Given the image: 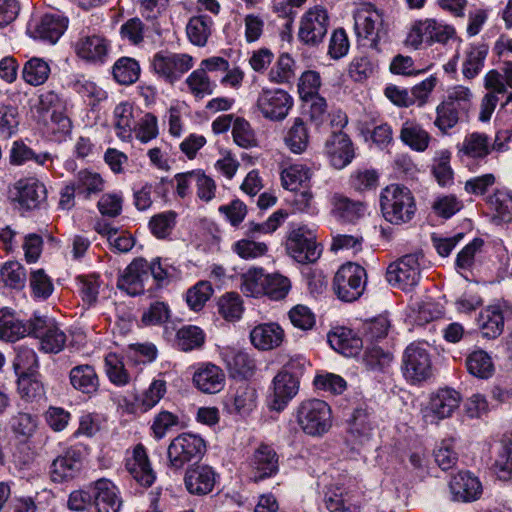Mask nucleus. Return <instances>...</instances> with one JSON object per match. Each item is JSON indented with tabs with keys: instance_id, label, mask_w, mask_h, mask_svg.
Returning <instances> with one entry per match:
<instances>
[{
	"instance_id": "obj_1",
	"label": "nucleus",
	"mask_w": 512,
	"mask_h": 512,
	"mask_svg": "<svg viewBox=\"0 0 512 512\" xmlns=\"http://www.w3.org/2000/svg\"><path fill=\"white\" fill-rule=\"evenodd\" d=\"M380 207L385 220L395 225L408 223L416 212L411 191L398 184H391L382 190Z\"/></svg>"
},
{
	"instance_id": "obj_2",
	"label": "nucleus",
	"mask_w": 512,
	"mask_h": 512,
	"mask_svg": "<svg viewBox=\"0 0 512 512\" xmlns=\"http://www.w3.org/2000/svg\"><path fill=\"white\" fill-rule=\"evenodd\" d=\"M297 422L307 435L322 436L332 426L331 408L320 399L306 400L298 407Z\"/></svg>"
},
{
	"instance_id": "obj_3",
	"label": "nucleus",
	"mask_w": 512,
	"mask_h": 512,
	"mask_svg": "<svg viewBox=\"0 0 512 512\" xmlns=\"http://www.w3.org/2000/svg\"><path fill=\"white\" fill-rule=\"evenodd\" d=\"M206 452L205 441L192 433H181L175 437L167 448L169 466L182 469L191 461L200 460Z\"/></svg>"
},
{
	"instance_id": "obj_4",
	"label": "nucleus",
	"mask_w": 512,
	"mask_h": 512,
	"mask_svg": "<svg viewBox=\"0 0 512 512\" xmlns=\"http://www.w3.org/2000/svg\"><path fill=\"white\" fill-rule=\"evenodd\" d=\"M420 254H407L392 262L386 271L387 281L403 291H412L422 278Z\"/></svg>"
},
{
	"instance_id": "obj_5",
	"label": "nucleus",
	"mask_w": 512,
	"mask_h": 512,
	"mask_svg": "<svg viewBox=\"0 0 512 512\" xmlns=\"http://www.w3.org/2000/svg\"><path fill=\"white\" fill-rule=\"evenodd\" d=\"M367 280L366 270L355 263L342 265L333 279V289L342 301L357 300L364 292Z\"/></svg>"
},
{
	"instance_id": "obj_6",
	"label": "nucleus",
	"mask_w": 512,
	"mask_h": 512,
	"mask_svg": "<svg viewBox=\"0 0 512 512\" xmlns=\"http://www.w3.org/2000/svg\"><path fill=\"white\" fill-rule=\"evenodd\" d=\"M455 29L435 19L416 21L405 40L408 46L418 49L422 43L431 46L434 43L446 44L455 35Z\"/></svg>"
},
{
	"instance_id": "obj_7",
	"label": "nucleus",
	"mask_w": 512,
	"mask_h": 512,
	"mask_svg": "<svg viewBox=\"0 0 512 512\" xmlns=\"http://www.w3.org/2000/svg\"><path fill=\"white\" fill-rule=\"evenodd\" d=\"M354 29L357 37L367 40L373 49H378L379 42L387 35L382 14L368 4L356 10Z\"/></svg>"
},
{
	"instance_id": "obj_8",
	"label": "nucleus",
	"mask_w": 512,
	"mask_h": 512,
	"mask_svg": "<svg viewBox=\"0 0 512 512\" xmlns=\"http://www.w3.org/2000/svg\"><path fill=\"white\" fill-rule=\"evenodd\" d=\"M297 361H291L273 379V394L271 408L281 411L287 403L297 394L299 388L298 374L304 367H294Z\"/></svg>"
},
{
	"instance_id": "obj_9",
	"label": "nucleus",
	"mask_w": 512,
	"mask_h": 512,
	"mask_svg": "<svg viewBox=\"0 0 512 512\" xmlns=\"http://www.w3.org/2000/svg\"><path fill=\"white\" fill-rule=\"evenodd\" d=\"M255 107L265 119L282 121L293 107V99L283 89L263 88L257 97Z\"/></svg>"
},
{
	"instance_id": "obj_10",
	"label": "nucleus",
	"mask_w": 512,
	"mask_h": 512,
	"mask_svg": "<svg viewBox=\"0 0 512 512\" xmlns=\"http://www.w3.org/2000/svg\"><path fill=\"white\" fill-rule=\"evenodd\" d=\"M286 248L289 255L301 264L316 262L322 253L314 233L304 226L290 232Z\"/></svg>"
},
{
	"instance_id": "obj_11",
	"label": "nucleus",
	"mask_w": 512,
	"mask_h": 512,
	"mask_svg": "<svg viewBox=\"0 0 512 512\" xmlns=\"http://www.w3.org/2000/svg\"><path fill=\"white\" fill-rule=\"evenodd\" d=\"M153 71L173 84L193 67V58L184 53L158 52L151 62Z\"/></svg>"
},
{
	"instance_id": "obj_12",
	"label": "nucleus",
	"mask_w": 512,
	"mask_h": 512,
	"mask_svg": "<svg viewBox=\"0 0 512 512\" xmlns=\"http://www.w3.org/2000/svg\"><path fill=\"white\" fill-rule=\"evenodd\" d=\"M404 377L413 382H422L432 375L431 358L427 350L417 344L409 345L402 358Z\"/></svg>"
},
{
	"instance_id": "obj_13",
	"label": "nucleus",
	"mask_w": 512,
	"mask_h": 512,
	"mask_svg": "<svg viewBox=\"0 0 512 512\" xmlns=\"http://www.w3.org/2000/svg\"><path fill=\"white\" fill-rule=\"evenodd\" d=\"M328 24L329 17L324 8L315 6L309 9L300 22L299 40L308 46L318 45L327 34Z\"/></svg>"
},
{
	"instance_id": "obj_14",
	"label": "nucleus",
	"mask_w": 512,
	"mask_h": 512,
	"mask_svg": "<svg viewBox=\"0 0 512 512\" xmlns=\"http://www.w3.org/2000/svg\"><path fill=\"white\" fill-rule=\"evenodd\" d=\"M149 279L148 261L134 259L118 278L117 287L128 295L135 296L144 292L145 281Z\"/></svg>"
},
{
	"instance_id": "obj_15",
	"label": "nucleus",
	"mask_w": 512,
	"mask_h": 512,
	"mask_svg": "<svg viewBox=\"0 0 512 512\" xmlns=\"http://www.w3.org/2000/svg\"><path fill=\"white\" fill-rule=\"evenodd\" d=\"M216 483V473L207 464L191 465L184 476V484L190 494L203 496L209 494Z\"/></svg>"
},
{
	"instance_id": "obj_16",
	"label": "nucleus",
	"mask_w": 512,
	"mask_h": 512,
	"mask_svg": "<svg viewBox=\"0 0 512 512\" xmlns=\"http://www.w3.org/2000/svg\"><path fill=\"white\" fill-rule=\"evenodd\" d=\"M125 467L133 479L143 487H151L156 480V473L142 444L134 447L132 456L126 460Z\"/></svg>"
},
{
	"instance_id": "obj_17",
	"label": "nucleus",
	"mask_w": 512,
	"mask_h": 512,
	"mask_svg": "<svg viewBox=\"0 0 512 512\" xmlns=\"http://www.w3.org/2000/svg\"><path fill=\"white\" fill-rule=\"evenodd\" d=\"M373 421L370 412L364 408H356L347 420L346 439L352 444L363 445L373 434Z\"/></svg>"
},
{
	"instance_id": "obj_18",
	"label": "nucleus",
	"mask_w": 512,
	"mask_h": 512,
	"mask_svg": "<svg viewBox=\"0 0 512 512\" xmlns=\"http://www.w3.org/2000/svg\"><path fill=\"white\" fill-rule=\"evenodd\" d=\"M68 20L60 15L47 14L28 27V33L35 39L56 43L67 28Z\"/></svg>"
},
{
	"instance_id": "obj_19",
	"label": "nucleus",
	"mask_w": 512,
	"mask_h": 512,
	"mask_svg": "<svg viewBox=\"0 0 512 512\" xmlns=\"http://www.w3.org/2000/svg\"><path fill=\"white\" fill-rule=\"evenodd\" d=\"M449 489L452 499L458 502H472L482 495V485L477 477L469 472H459L453 476Z\"/></svg>"
},
{
	"instance_id": "obj_20",
	"label": "nucleus",
	"mask_w": 512,
	"mask_h": 512,
	"mask_svg": "<svg viewBox=\"0 0 512 512\" xmlns=\"http://www.w3.org/2000/svg\"><path fill=\"white\" fill-rule=\"evenodd\" d=\"M330 163L336 169L346 167L354 158V148L349 136L341 131L334 132L326 142Z\"/></svg>"
},
{
	"instance_id": "obj_21",
	"label": "nucleus",
	"mask_w": 512,
	"mask_h": 512,
	"mask_svg": "<svg viewBox=\"0 0 512 512\" xmlns=\"http://www.w3.org/2000/svg\"><path fill=\"white\" fill-rule=\"evenodd\" d=\"M14 199L22 208L35 209L46 199L45 186L34 178L21 179L14 185Z\"/></svg>"
},
{
	"instance_id": "obj_22",
	"label": "nucleus",
	"mask_w": 512,
	"mask_h": 512,
	"mask_svg": "<svg viewBox=\"0 0 512 512\" xmlns=\"http://www.w3.org/2000/svg\"><path fill=\"white\" fill-rule=\"evenodd\" d=\"M252 467L254 482L274 476L279 469L277 453L271 446L261 444L253 454Z\"/></svg>"
},
{
	"instance_id": "obj_23",
	"label": "nucleus",
	"mask_w": 512,
	"mask_h": 512,
	"mask_svg": "<svg viewBox=\"0 0 512 512\" xmlns=\"http://www.w3.org/2000/svg\"><path fill=\"white\" fill-rule=\"evenodd\" d=\"M93 496L97 512H119L122 501L118 497L117 487L110 480H97L93 486Z\"/></svg>"
},
{
	"instance_id": "obj_24",
	"label": "nucleus",
	"mask_w": 512,
	"mask_h": 512,
	"mask_svg": "<svg viewBox=\"0 0 512 512\" xmlns=\"http://www.w3.org/2000/svg\"><path fill=\"white\" fill-rule=\"evenodd\" d=\"M251 343L259 350H271L281 345L284 330L277 323L259 324L250 332Z\"/></svg>"
},
{
	"instance_id": "obj_25",
	"label": "nucleus",
	"mask_w": 512,
	"mask_h": 512,
	"mask_svg": "<svg viewBox=\"0 0 512 512\" xmlns=\"http://www.w3.org/2000/svg\"><path fill=\"white\" fill-rule=\"evenodd\" d=\"M193 382L202 392L215 394L223 389L225 374L220 367L208 363L194 373Z\"/></svg>"
},
{
	"instance_id": "obj_26",
	"label": "nucleus",
	"mask_w": 512,
	"mask_h": 512,
	"mask_svg": "<svg viewBox=\"0 0 512 512\" xmlns=\"http://www.w3.org/2000/svg\"><path fill=\"white\" fill-rule=\"evenodd\" d=\"M332 213L342 222L354 223L365 214V204L343 194L335 193L331 198Z\"/></svg>"
},
{
	"instance_id": "obj_27",
	"label": "nucleus",
	"mask_w": 512,
	"mask_h": 512,
	"mask_svg": "<svg viewBox=\"0 0 512 512\" xmlns=\"http://www.w3.org/2000/svg\"><path fill=\"white\" fill-rule=\"evenodd\" d=\"M460 394L453 389H440L430 398L428 409L438 419L450 417L459 407Z\"/></svg>"
},
{
	"instance_id": "obj_28",
	"label": "nucleus",
	"mask_w": 512,
	"mask_h": 512,
	"mask_svg": "<svg viewBox=\"0 0 512 512\" xmlns=\"http://www.w3.org/2000/svg\"><path fill=\"white\" fill-rule=\"evenodd\" d=\"M79 57L87 61H103L107 55V41L100 35H86L79 38L75 45Z\"/></svg>"
},
{
	"instance_id": "obj_29",
	"label": "nucleus",
	"mask_w": 512,
	"mask_h": 512,
	"mask_svg": "<svg viewBox=\"0 0 512 512\" xmlns=\"http://www.w3.org/2000/svg\"><path fill=\"white\" fill-rule=\"evenodd\" d=\"M69 380L73 388L84 394H93L99 388V378L93 366L77 365L70 370Z\"/></svg>"
},
{
	"instance_id": "obj_30",
	"label": "nucleus",
	"mask_w": 512,
	"mask_h": 512,
	"mask_svg": "<svg viewBox=\"0 0 512 512\" xmlns=\"http://www.w3.org/2000/svg\"><path fill=\"white\" fill-rule=\"evenodd\" d=\"M478 323L483 336L494 339L503 332L504 311L499 306H489L480 313Z\"/></svg>"
},
{
	"instance_id": "obj_31",
	"label": "nucleus",
	"mask_w": 512,
	"mask_h": 512,
	"mask_svg": "<svg viewBox=\"0 0 512 512\" xmlns=\"http://www.w3.org/2000/svg\"><path fill=\"white\" fill-rule=\"evenodd\" d=\"M458 150L470 158L483 159L490 154L489 137L480 132L470 133L458 145Z\"/></svg>"
},
{
	"instance_id": "obj_32",
	"label": "nucleus",
	"mask_w": 512,
	"mask_h": 512,
	"mask_svg": "<svg viewBox=\"0 0 512 512\" xmlns=\"http://www.w3.org/2000/svg\"><path fill=\"white\" fill-rule=\"evenodd\" d=\"M328 342L335 351L346 357L357 355L363 346L362 339L352 335L351 331L344 330L329 333Z\"/></svg>"
},
{
	"instance_id": "obj_33",
	"label": "nucleus",
	"mask_w": 512,
	"mask_h": 512,
	"mask_svg": "<svg viewBox=\"0 0 512 512\" xmlns=\"http://www.w3.org/2000/svg\"><path fill=\"white\" fill-rule=\"evenodd\" d=\"M80 470V462L65 454L55 458L50 467V477L53 482L62 483L76 476Z\"/></svg>"
},
{
	"instance_id": "obj_34",
	"label": "nucleus",
	"mask_w": 512,
	"mask_h": 512,
	"mask_svg": "<svg viewBox=\"0 0 512 512\" xmlns=\"http://www.w3.org/2000/svg\"><path fill=\"white\" fill-rule=\"evenodd\" d=\"M113 114L117 136L123 141H128L135 129L132 106L129 103H120L115 107Z\"/></svg>"
},
{
	"instance_id": "obj_35",
	"label": "nucleus",
	"mask_w": 512,
	"mask_h": 512,
	"mask_svg": "<svg viewBox=\"0 0 512 512\" xmlns=\"http://www.w3.org/2000/svg\"><path fill=\"white\" fill-rule=\"evenodd\" d=\"M401 141L411 149L423 152L428 148L430 136L420 125L405 122L400 131Z\"/></svg>"
},
{
	"instance_id": "obj_36",
	"label": "nucleus",
	"mask_w": 512,
	"mask_h": 512,
	"mask_svg": "<svg viewBox=\"0 0 512 512\" xmlns=\"http://www.w3.org/2000/svg\"><path fill=\"white\" fill-rule=\"evenodd\" d=\"M225 360L233 377L247 378L256 368L255 361L244 351L231 350L226 353Z\"/></svg>"
},
{
	"instance_id": "obj_37",
	"label": "nucleus",
	"mask_w": 512,
	"mask_h": 512,
	"mask_svg": "<svg viewBox=\"0 0 512 512\" xmlns=\"http://www.w3.org/2000/svg\"><path fill=\"white\" fill-rule=\"evenodd\" d=\"M466 367L471 375L479 379L492 377L495 370L491 357L483 350L470 353L466 358Z\"/></svg>"
},
{
	"instance_id": "obj_38",
	"label": "nucleus",
	"mask_w": 512,
	"mask_h": 512,
	"mask_svg": "<svg viewBox=\"0 0 512 512\" xmlns=\"http://www.w3.org/2000/svg\"><path fill=\"white\" fill-rule=\"evenodd\" d=\"M28 332L27 325L19 321L9 311L0 310V339L15 342Z\"/></svg>"
},
{
	"instance_id": "obj_39",
	"label": "nucleus",
	"mask_w": 512,
	"mask_h": 512,
	"mask_svg": "<svg viewBox=\"0 0 512 512\" xmlns=\"http://www.w3.org/2000/svg\"><path fill=\"white\" fill-rule=\"evenodd\" d=\"M213 21L207 15L192 17L187 26L186 32L189 40L197 46H204L211 34Z\"/></svg>"
},
{
	"instance_id": "obj_40",
	"label": "nucleus",
	"mask_w": 512,
	"mask_h": 512,
	"mask_svg": "<svg viewBox=\"0 0 512 512\" xmlns=\"http://www.w3.org/2000/svg\"><path fill=\"white\" fill-rule=\"evenodd\" d=\"M284 141L293 153L300 154L306 150L309 142V134L302 118L297 117L294 119Z\"/></svg>"
},
{
	"instance_id": "obj_41",
	"label": "nucleus",
	"mask_w": 512,
	"mask_h": 512,
	"mask_svg": "<svg viewBox=\"0 0 512 512\" xmlns=\"http://www.w3.org/2000/svg\"><path fill=\"white\" fill-rule=\"evenodd\" d=\"M296 63L288 53H282L268 73L271 82L277 84L290 83L295 78Z\"/></svg>"
},
{
	"instance_id": "obj_42",
	"label": "nucleus",
	"mask_w": 512,
	"mask_h": 512,
	"mask_svg": "<svg viewBox=\"0 0 512 512\" xmlns=\"http://www.w3.org/2000/svg\"><path fill=\"white\" fill-rule=\"evenodd\" d=\"M311 171L302 164H293L281 172V181L285 189L296 191L310 180Z\"/></svg>"
},
{
	"instance_id": "obj_43",
	"label": "nucleus",
	"mask_w": 512,
	"mask_h": 512,
	"mask_svg": "<svg viewBox=\"0 0 512 512\" xmlns=\"http://www.w3.org/2000/svg\"><path fill=\"white\" fill-rule=\"evenodd\" d=\"M189 92L196 98L202 99L213 93L215 84L210 80L203 68L194 70L185 80Z\"/></svg>"
},
{
	"instance_id": "obj_44",
	"label": "nucleus",
	"mask_w": 512,
	"mask_h": 512,
	"mask_svg": "<svg viewBox=\"0 0 512 512\" xmlns=\"http://www.w3.org/2000/svg\"><path fill=\"white\" fill-rule=\"evenodd\" d=\"M140 67L136 60L122 57L113 66V76L122 85H130L139 78Z\"/></svg>"
},
{
	"instance_id": "obj_45",
	"label": "nucleus",
	"mask_w": 512,
	"mask_h": 512,
	"mask_svg": "<svg viewBox=\"0 0 512 512\" xmlns=\"http://www.w3.org/2000/svg\"><path fill=\"white\" fill-rule=\"evenodd\" d=\"M219 314L227 321L239 320L244 311L243 302L239 294L229 292L218 299Z\"/></svg>"
},
{
	"instance_id": "obj_46",
	"label": "nucleus",
	"mask_w": 512,
	"mask_h": 512,
	"mask_svg": "<svg viewBox=\"0 0 512 512\" xmlns=\"http://www.w3.org/2000/svg\"><path fill=\"white\" fill-rule=\"evenodd\" d=\"M17 389L20 397L26 401L36 400L44 394L43 384L38 378V373L18 375Z\"/></svg>"
},
{
	"instance_id": "obj_47",
	"label": "nucleus",
	"mask_w": 512,
	"mask_h": 512,
	"mask_svg": "<svg viewBox=\"0 0 512 512\" xmlns=\"http://www.w3.org/2000/svg\"><path fill=\"white\" fill-rule=\"evenodd\" d=\"M487 54V45L480 44L477 46H471L463 62V75L468 79H472L478 75L484 65Z\"/></svg>"
},
{
	"instance_id": "obj_48",
	"label": "nucleus",
	"mask_w": 512,
	"mask_h": 512,
	"mask_svg": "<svg viewBox=\"0 0 512 512\" xmlns=\"http://www.w3.org/2000/svg\"><path fill=\"white\" fill-rule=\"evenodd\" d=\"M49 74L50 67L48 63L40 58L30 59L26 62L23 68V78L32 86H38L45 83Z\"/></svg>"
},
{
	"instance_id": "obj_49",
	"label": "nucleus",
	"mask_w": 512,
	"mask_h": 512,
	"mask_svg": "<svg viewBox=\"0 0 512 512\" xmlns=\"http://www.w3.org/2000/svg\"><path fill=\"white\" fill-rule=\"evenodd\" d=\"M351 500L349 492L341 487H335L326 494L325 504L330 512H356L357 507Z\"/></svg>"
},
{
	"instance_id": "obj_50",
	"label": "nucleus",
	"mask_w": 512,
	"mask_h": 512,
	"mask_svg": "<svg viewBox=\"0 0 512 512\" xmlns=\"http://www.w3.org/2000/svg\"><path fill=\"white\" fill-rule=\"evenodd\" d=\"M10 425L17 438L28 439L36 432L38 419L30 413L18 412L11 418Z\"/></svg>"
},
{
	"instance_id": "obj_51",
	"label": "nucleus",
	"mask_w": 512,
	"mask_h": 512,
	"mask_svg": "<svg viewBox=\"0 0 512 512\" xmlns=\"http://www.w3.org/2000/svg\"><path fill=\"white\" fill-rule=\"evenodd\" d=\"M266 275L263 269H250L242 275V292L251 297H259L265 292Z\"/></svg>"
},
{
	"instance_id": "obj_52",
	"label": "nucleus",
	"mask_w": 512,
	"mask_h": 512,
	"mask_svg": "<svg viewBox=\"0 0 512 512\" xmlns=\"http://www.w3.org/2000/svg\"><path fill=\"white\" fill-rule=\"evenodd\" d=\"M1 281L5 286L13 289H22L26 281V272L23 266L16 262H6L0 270Z\"/></svg>"
},
{
	"instance_id": "obj_53",
	"label": "nucleus",
	"mask_w": 512,
	"mask_h": 512,
	"mask_svg": "<svg viewBox=\"0 0 512 512\" xmlns=\"http://www.w3.org/2000/svg\"><path fill=\"white\" fill-rule=\"evenodd\" d=\"M13 368L17 376L37 373L38 358L35 351L25 346L18 347L13 361Z\"/></svg>"
},
{
	"instance_id": "obj_54",
	"label": "nucleus",
	"mask_w": 512,
	"mask_h": 512,
	"mask_svg": "<svg viewBox=\"0 0 512 512\" xmlns=\"http://www.w3.org/2000/svg\"><path fill=\"white\" fill-rule=\"evenodd\" d=\"M437 117L434 121L442 132H446L448 129L453 128L458 123V107L453 101L443 102L438 105Z\"/></svg>"
},
{
	"instance_id": "obj_55",
	"label": "nucleus",
	"mask_w": 512,
	"mask_h": 512,
	"mask_svg": "<svg viewBox=\"0 0 512 512\" xmlns=\"http://www.w3.org/2000/svg\"><path fill=\"white\" fill-rule=\"evenodd\" d=\"M178 346L183 351H191L204 344V333L197 326H184L177 332Z\"/></svg>"
},
{
	"instance_id": "obj_56",
	"label": "nucleus",
	"mask_w": 512,
	"mask_h": 512,
	"mask_svg": "<svg viewBox=\"0 0 512 512\" xmlns=\"http://www.w3.org/2000/svg\"><path fill=\"white\" fill-rule=\"evenodd\" d=\"M291 288L290 280L280 274L266 275L264 295L272 300H281L286 297Z\"/></svg>"
},
{
	"instance_id": "obj_57",
	"label": "nucleus",
	"mask_w": 512,
	"mask_h": 512,
	"mask_svg": "<svg viewBox=\"0 0 512 512\" xmlns=\"http://www.w3.org/2000/svg\"><path fill=\"white\" fill-rule=\"evenodd\" d=\"M212 293L213 288L211 283L208 281H200L187 291V304L192 310L199 311L211 297Z\"/></svg>"
},
{
	"instance_id": "obj_58",
	"label": "nucleus",
	"mask_w": 512,
	"mask_h": 512,
	"mask_svg": "<svg viewBox=\"0 0 512 512\" xmlns=\"http://www.w3.org/2000/svg\"><path fill=\"white\" fill-rule=\"evenodd\" d=\"M176 216L174 211H166L154 215L149 222L152 234L157 238L167 237L175 226Z\"/></svg>"
},
{
	"instance_id": "obj_59",
	"label": "nucleus",
	"mask_w": 512,
	"mask_h": 512,
	"mask_svg": "<svg viewBox=\"0 0 512 512\" xmlns=\"http://www.w3.org/2000/svg\"><path fill=\"white\" fill-rule=\"evenodd\" d=\"M232 134L235 143L240 147L251 148L257 145L251 125L243 118H236L233 123Z\"/></svg>"
},
{
	"instance_id": "obj_60",
	"label": "nucleus",
	"mask_w": 512,
	"mask_h": 512,
	"mask_svg": "<svg viewBox=\"0 0 512 512\" xmlns=\"http://www.w3.org/2000/svg\"><path fill=\"white\" fill-rule=\"evenodd\" d=\"M29 281L35 298L47 299L52 294L54 289L52 281L43 269L33 271Z\"/></svg>"
},
{
	"instance_id": "obj_61",
	"label": "nucleus",
	"mask_w": 512,
	"mask_h": 512,
	"mask_svg": "<svg viewBox=\"0 0 512 512\" xmlns=\"http://www.w3.org/2000/svg\"><path fill=\"white\" fill-rule=\"evenodd\" d=\"M66 343V335L56 325L49 326L40 339L41 348L47 353L60 352Z\"/></svg>"
},
{
	"instance_id": "obj_62",
	"label": "nucleus",
	"mask_w": 512,
	"mask_h": 512,
	"mask_svg": "<svg viewBox=\"0 0 512 512\" xmlns=\"http://www.w3.org/2000/svg\"><path fill=\"white\" fill-rule=\"evenodd\" d=\"M256 406V390L247 384L241 385L234 396V408L239 414H248Z\"/></svg>"
},
{
	"instance_id": "obj_63",
	"label": "nucleus",
	"mask_w": 512,
	"mask_h": 512,
	"mask_svg": "<svg viewBox=\"0 0 512 512\" xmlns=\"http://www.w3.org/2000/svg\"><path fill=\"white\" fill-rule=\"evenodd\" d=\"M435 462L446 471L453 468L458 462V454L454 451L453 441L444 440L434 451Z\"/></svg>"
},
{
	"instance_id": "obj_64",
	"label": "nucleus",
	"mask_w": 512,
	"mask_h": 512,
	"mask_svg": "<svg viewBox=\"0 0 512 512\" xmlns=\"http://www.w3.org/2000/svg\"><path fill=\"white\" fill-rule=\"evenodd\" d=\"M451 153L447 150L441 151L438 157L435 159L433 165V174L437 182L445 186L452 182L453 171L450 166Z\"/></svg>"
}]
</instances>
